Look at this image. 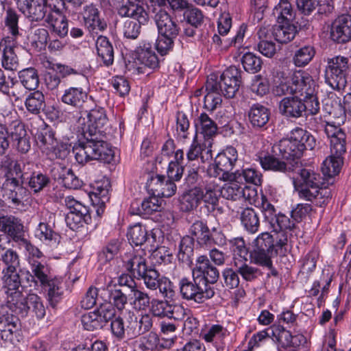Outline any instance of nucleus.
<instances>
[{
  "label": "nucleus",
  "instance_id": "f257e3e1",
  "mask_svg": "<svg viewBox=\"0 0 351 351\" xmlns=\"http://www.w3.org/2000/svg\"><path fill=\"white\" fill-rule=\"evenodd\" d=\"M84 139L73 147L76 161L84 165L90 160H99L105 163L111 162L114 152L104 141L99 140V134L82 132Z\"/></svg>",
  "mask_w": 351,
  "mask_h": 351
},
{
  "label": "nucleus",
  "instance_id": "f03ea898",
  "mask_svg": "<svg viewBox=\"0 0 351 351\" xmlns=\"http://www.w3.org/2000/svg\"><path fill=\"white\" fill-rule=\"evenodd\" d=\"M299 176L295 186L300 198L314 202L318 206L327 204L330 192L323 188L324 183L321 175L311 169H302Z\"/></svg>",
  "mask_w": 351,
  "mask_h": 351
},
{
  "label": "nucleus",
  "instance_id": "7ed1b4c3",
  "mask_svg": "<svg viewBox=\"0 0 351 351\" xmlns=\"http://www.w3.org/2000/svg\"><path fill=\"white\" fill-rule=\"evenodd\" d=\"M287 243L286 232L271 234L265 232L259 234L252 241L251 257L256 264L271 265V258L278 254V248Z\"/></svg>",
  "mask_w": 351,
  "mask_h": 351
},
{
  "label": "nucleus",
  "instance_id": "20e7f679",
  "mask_svg": "<svg viewBox=\"0 0 351 351\" xmlns=\"http://www.w3.org/2000/svg\"><path fill=\"white\" fill-rule=\"evenodd\" d=\"M204 191L186 189L180 197V209L190 212L196 209L202 202L215 208L219 203L220 185L217 180L208 177L204 182Z\"/></svg>",
  "mask_w": 351,
  "mask_h": 351
},
{
  "label": "nucleus",
  "instance_id": "39448f33",
  "mask_svg": "<svg viewBox=\"0 0 351 351\" xmlns=\"http://www.w3.org/2000/svg\"><path fill=\"white\" fill-rule=\"evenodd\" d=\"M316 144L315 138L309 132L296 127L291 131L289 138L281 140L274 150L278 149L282 158L294 160L300 158L304 150L313 149Z\"/></svg>",
  "mask_w": 351,
  "mask_h": 351
},
{
  "label": "nucleus",
  "instance_id": "423d86ee",
  "mask_svg": "<svg viewBox=\"0 0 351 351\" xmlns=\"http://www.w3.org/2000/svg\"><path fill=\"white\" fill-rule=\"evenodd\" d=\"M317 87H314L312 95L304 94L284 97L279 103L280 113L287 118L298 119L306 112L312 115L319 111V102L317 97Z\"/></svg>",
  "mask_w": 351,
  "mask_h": 351
},
{
  "label": "nucleus",
  "instance_id": "0eeeda50",
  "mask_svg": "<svg viewBox=\"0 0 351 351\" xmlns=\"http://www.w3.org/2000/svg\"><path fill=\"white\" fill-rule=\"evenodd\" d=\"M314 87H317V84L312 76L304 71L299 70L294 71L289 78L278 82L273 87L272 92L278 97L287 95H312Z\"/></svg>",
  "mask_w": 351,
  "mask_h": 351
},
{
  "label": "nucleus",
  "instance_id": "6e6552de",
  "mask_svg": "<svg viewBox=\"0 0 351 351\" xmlns=\"http://www.w3.org/2000/svg\"><path fill=\"white\" fill-rule=\"evenodd\" d=\"M16 165H19L17 160H12L10 158L3 162L6 171L1 187L3 196L14 206L20 205L24 198V194L26 193L24 184H22L21 181V173L14 170Z\"/></svg>",
  "mask_w": 351,
  "mask_h": 351
},
{
  "label": "nucleus",
  "instance_id": "1a4fd4ad",
  "mask_svg": "<svg viewBox=\"0 0 351 351\" xmlns=\"http://www.w3.org/2000/svg\"><path fill=\"white\" fill-rule=\"evenodd\" d=\"M350 67L349 59L346 57L337 56L328 59L324 74L326 83L334 90H343Z\"/></svg>",
  "mask_w": 351,
  "mask_h": 351
},
{
  "label": "nucleus",
  "instance_id": "9d476101",
  "mask_svg": "<svg viewBox=\"0 0 351 351\" xmlns=\"http://www.w3.org/2000/svg\"><path fill=\"white\" fill-rule=\"evenodd\" d=\"M17 162L19 165L16 166L14 170L21 173L22 184L27 186L34 193H38L49 186V177L40 171H36L34 162L24 158L17 160Z\"/></svg>",
  "mask_w": 351,
  "mask_h": 351
},
{
  "label": "nucleus",
  "instance_id": "9b49d317",
  "mask_svg": "<svg viewBox=\"0 0 351 351\" xmlns=\"http://www.w3.org/2000/svg\"><path fill=\"white\" fill-rule=\"evenodd\" d=\"M63 204L69 210L65 221L68 227L73 230L83 227L91 221L88 206L78 201L72 195L64 197Z\"/></svg>",
  "mask_w": 351,
  "mask_h": 351
},
{
  "label": "nucleus",
  "instance_id": "f8f14e48",
  "mask_svg": "<svg viewBox=\"0 0 351 351\" xmlns=\"http://www.w3.org/2000/svg\"><path fill=\"white\" fill-rule=\"evenodd\" d=\"M238 160V152L233 146H227L215 158L213 171L210 170V177L219 180H230L234 175L230 171Z\"/></svg>",
  "mask_w": 351,
  "mask_h": 351
},
{
  "label": "nucleus",
  "instance_id": "ddd939ff",
  "mask_svg": "<svg viewBox=\"0 0 351 351\" xmlns=\"http://www.w3.org/2000/svg\"><path fill=\"white\" fill-rule=\"evenodd\" d=\"M178 287L181 298L186 301L202 304L214 296L210 289H206L197 278L193 276L192 279L182 277L179 280Z\"/></svg>",
  "mask_w": 351,
  "mask_h": 351
},
{
  "label": "nucleus",
  "instance_id": "4468645a",
  "mask_svg": "<svg viewBox=\"0 0 351 351\" xmlns=\"http://www.w3.org/2000/svg\"><path fill=\"white\" fill-rule=\"evenodd\" d=\"M192 276L197 278L206 289H210L211 293L215 295V285L219 278V271L213 265L206 255L197 257L192 269Z\"/></svg>",
  "mask_w": 351,
  "mask_h": 351
},
{
  "label": "nucleus",
  "instance_id": "2eb2a0df",
  "mask_svg": "<svg viewBox=\"0 0 351 351\" xmlns=\"http://www.w3.org/2000/svg\"><path fill=\"white\" fill-rule=\"evenodd\" d=\"M38 138L42 145L45 147L47 154L51 160L65 159L71 152V143L69 139L58 141L52 130L42 132Z\"/></svg>",
  "mask_w": 351,
  "mask_h": 351
},
{
  "label": "nucleus",
  "instance_id": "dca6fc26",
  "mask_svg": "<svg viewBox=\"0 0 351 351\" xmlns=\"http://www.w3.org/2000/svg\"><path fill=\"white\" fill-rule=\"evenodd\" d=\"M110 328L112 335L118 340H130L138 336L136 317L130 311L128 315L121 313L112 319Z\"/></svg>",
  "mask_w": 351,
  "mask_h": 351
},
{
  "label": "nucleus",
  "instance_id": "f3484780",
  "mask_svg": "<svg viewBox=\"0 0 351 351\" xmlns=\"http://www.w3.org/2000/svg\"><path fill=\"white\" fill-rule=\"evenodd\" d=\"M2 290L5 295V304L1 306L0 308L5 307V311H11L25 295L23 293L20 274L17 272L4 273Z\"/></svg>",
  "mask_w": 351,
  "mask_h": 351
},
{
  "label": "nucleus",
  "instance_id": "a211bd4d",
  "mask_svg": "<svg viewBox=\"0 0 351 351\" xmlns=\"http://www.w3.org/2000/svg\"><path fill=\"white\" fill-rule=\"evenodd\" d=\"M11 311L22 317L30 313L41 319L45 316L46 308L42 298L36 293H31L24 295L23 299L18 302Z\"/></svg>",
  "mask_w": 351,
  "mask_h": 351
},
{
  "label": "nucleus",
  "instance_id": "6ab92c4d",
  "mask_svg": "<svg viewBox=\"0 0 351 351\" xmlns=\"http://www.w3.org/2000/svg\"><path fill=\"white\" fill-rule=\"evenodd\" d=\"M314 118L313 121L315 125L316 130H324L327 137L330 139V152L336 154H344L346 151V134L339 126L330 123H325L321 118Z\"/></svg>",
  "mask_w": 351,
  "mask_h": 351
},
{
  "label": "nucleus",
  "instance_id": "aec40b11",
  "mask_svg": "<svg viewBox=\"0 0 351 351\" xmlns=\"http://www.w3.org/2000/svg\"><path fill=\"white\" fill-rule=\"evenodd\" d=\"M87 117V123L85 121V117L82 116L77 120V128L82 130V132L86 133H100V130L106 124L108 118L106 110L100 106H95L88 112L85 111Z\"/></svg>",
  "mask_w": 351,
  "mask_h": 351
},
{
  "label": "nucleus",
  "instance_id": "412c9836",
  "mask_svg": "<svg viewBox=\"0 0 351 351\" xmlns=\"http://www.w3.org/2000/svg\"><path fill=\"white\" fill-rule=\"evenodd\" d=\"M217 84L224 97L233 98L241 84V71L235 66H229L222 73Z\"/></svg>",
  "mask_w": 351,
  "mask_h": 351
},
{
  "label": "nucleus",
  "instance_id": "4be33fe9",
  "mask_svg": "<svg viewBox=\"0 0 351 351\" xmlns=\"http://www.w3.org/2000/svg\"><path fill=\"white\" fill-rule=\"evenodd\" d=\"M158 36L155 47L158 53L163 56L172 50L173 39L177 36L180 27L176 23H156Z\"/></svg>",
  "mask_w": 351,
  "mask_h": 351
},
{
  "label": "nucleus",
  "instance_id": "5701e85b",
  "mask_svg": "<svg viewBox=\"0 0 351 351\" xmlns=\"http://www.w3.org/2000/svg\"><path fill=\"white\" fill-rule=\"evenodd\" d=\"M20 330V321L17 316L0 308V339L7 343H13Z\"/></svg>",
  "mask_w": 351,
  "mask_h": 351
},
{
  "label": "nucleus",
  "instance_id": "b1692460",
  "mask_svg": "<svg viewBox=\"0 0 351 351\" xmlns=\"http://www.w3.org/2000/svg\"><path fill=\"white\" fill-rule=\"evenodd\" d=\"M212 143L209 140H204V142L197 139V135L195 136L191 144L186 152V165L189 167H195L196 162L199 165L204 163L206 159L204 155L212 158L211 156Z\"/></svg>",
  "mask_w": 351,
  "mask_h": 351
},
{
  "label": "nucleus",
  "instance_id": "393cba45",
  "mask_svg": "<svg viewBox=\"0 0 351 351\" xmlns=\"http://www.w3.org/2000/svg\"><path fill=\"white\" fill-rule=\"evenodd\" d=\"M276 145L272 147L274 155L265 151H260L256 154L255 160L260 163L265 171L285 173L289 168L284 160H288L282 158L278 149H276L275 152L274 148Z\"/></svg>",
  "mask_w": 351,
  "mask_h": 351
},
{
  "label": "nucleus",
  "instance_id": "a878e982",
  "mask_svg": "<svg viewBox=\"0 0 351 351\" xmlns=\"http://www.w3.org/2000/svg\"><path fill=\"white\" fill-rule=\"evenodd\" d=\"M23 229V224L18 217L13 215L0 217V232L17 245L25 238Z\"/></svg>",
  "mask_w": 351,
  "mask_h": 351
},
{
  "label": "nucleus",
  "instance_id": "bb28decb",
  "mask_svg": "<svg viewBox=\"0 0 351 351\" xmlns=\"http://www.w3.org/2000/svg\"><path fill=\"white\" fill-rule=\"evenodd\" d=\"M30 271L20 269V274L25 276L28 282L34 283L36 287H43L52 278L51 269L47 261L29 265Z\"/></svg>",
  "mask_w": 351,
  "mask_h": 351
},
{
  "label": "nucleus",
  "instance_id": "cd10ccee",
  "mask_svg": "<svg viewBox=\"0 0 351 351\" xmlns=\"http://www.w3.org/2000/svg\"><path fill=\"white\" fill-rule=\"evenodd\" d=\"M88 98V94L82 87L69 86L62 92L58 99L71 108L81 110Z\"/></svg>",
  "mask_w": 351,
  "mask_h": 351
},
{
  "label": "nucleus",
  "instance_id": "c85d7f7f",
  "mask_svg": "<svg viewBox=\"0 0 351 351\" xmlns=\"http://www.w3.org/2000/svg\"><path fill=\"white\" fill-rule=\"evenodd\" d=\"M50 0H17V5L30 22H38L44 16L45 6Z\"/></svg>",
  "mask_w": 351,
  "mask_h": 351
},
{
  "label": "nucleus",
  "instance_id": "c756f323",
  "mask_svg": "<svg viewBox=\"0 0 351 351\" xmlns=\"http://www.w3.org/2000/svg\"><path fill=\"white\" fill-rule=\"evenodd\" d=\"M141 1V0H108L112 7L118 9L119 15L130 17L138 21L141 19L145 20L147 15L144 9L136 4Z\"/></svg>",
  "mask_w": 351,
  "mask_h": 351
},
{
  "label": "nucleus",
  "instance_id": "7c9ffc66",
  "mask_svg": "<svg viewBox=\"0 0 351 351\" xmlns=\"http://www.w3.org/2000/svg\"><path fill=\"white\" fill-rule=\"evenodd\" d=\"M35 237L43 244L51 250L58 248L60 241V234L55 231L51 225L40 222L34 231Z\"/></svg>",
  "mask_w": 351,
  "mask_h": 351
},
{
  "label": "nucleus",
  "instance_id": "2f4dec72",
  "mask_svg": "<svg viewBox=\"0 0 351 351\" xmlns=\"http://www.w3.org/2000/svg\"><path fill=\"white\" fill-rule=\"evenodd\" d=\"M124 263L126 269L137 279L149 267L147 264L145 252L143 250L129 253Z\"/></svg>",
  "mask_w": 351,
  "mask_h": 351
},
{
  "label": "nucleus",
  "instance_id": "473e14b6",
  "mask_svg": "<svg viewBox=\"0 0 351 351\" xmlns=\"http://www.w3.org/2000/svg\"><path fill=\"white\" fill-rule=\"evenodd\" d=\"M41 288L47 292V301L52 308H55L62 300L64 283L62 278L52 277Z\"/></svg>",
  "mask_w": 351,
  "mask_h": 351
},
{
  "label": "nucleus",
  "instance_id": "72a5a7b5",
  "mask_svg": "<svg viewBox=\"0 0 351 351\" xmlns=\"http://www.w3.org/2000/svg\"><path fill=\"white\" fill-rule=\"evenodd\" d=\"M135 52L136 60L140 64L151 69L158 68L159 60L150 43L141 41L136 47Z\"/></svg>",
  "mask_w": 351,
  "mask_h": 351
},
{
  "label": "nucleus",
  "instance_id": "f704fd0d",
  "mask_svg": "<svg viewBox=\"0 0 351 351\" xmlns=\"http://www.w3.org/2000/svg\"><path fill=\"white\" fill-rule=\"evenodd\" d=\"M206 90L207 93L204 96V106L206 110L213 111L221 105L222 101V93L218 88L217 81L213 75L208 77L206 83Z\"/></svg>",
  "mask_w": 351,
  "mask_h": 351
},
{
  "label": "nucleus",
  "instance_id": "c9c22d12",
  "mask_svg": "<svg viewBox=\"0 0 351 351\" xmlns=\"http://www.w3.org/2000/svg\"><path fill=\"white\" fill-rule=\"evenodd\" d=\"M150 186L154 194L164 197L173 196L177 191L174 182L161 175H156L152 178Z\"/></svg>",
  "mask_w": 351,
  "mask_h": 351
},
{
  "label": "nucleus",
  "instance_id": "e433bc0d",
  "mask_svg": "<svg viewBox=\"0 0 351 351\" xmlns=\"http://www.w3.org/2000/svg\"><path fill=\"white\" fill-rule=\"evenodd\" d=\"M161 208L162 202L154 194V196L145 199L140 204L137 202H132L130 213L133 215L145 216L160 211Z\"/></svg>",
  "mask_w": 351,
  "mask_h": 351
},
{
  "label": "nucleus",
  "instance_id": "4c0bfd02",
  "mask_svg": "<svg viewBox=\"0 0 351 351\" xmlns=\"http://www.w3.org/2000/svg\"><path fill=\"white\" fill-rule=\"evenodd\" d=\"M270 110L259 104L252 106L248 111V119L254 128H263L269 122Z\"/></svg>",
  "mask_w": 351,
  "mask_h": 351
},
{
  "label": "nucleus",
  "instance_id": "58836bf2",
  "mask_svg": "<svg viewBox=\"0 0 351 351\" xmlns=\"http://www.w3.org/2000/svg\"><path fill=\"white\" fill-rule=\"evenodd\" d=\"M230 180H234L243 186H245V184L261 186L263 182V175L254 168L241 169L234 172Z\"/></svg>",
  "mask_w": 351,
  "mask_h": 351
},
{
  "label": "nucleus",
  "instance_id": "ea45409f",
  "mask_svg": "<svg viewBox=\"0 0 351 351\" xmlns=\"http://www.w3.org/2000/svg\"><path fill=\"white\" fill-rule=\"evenodd\" d=\"M128 238L131 244L136 246L142 245L145 243H149L150 245H152L156 240V237L153 234L149 237L145 227L139 223L130 227L128 231Z\"/></svg>",
  "mask_w": 351,
  "mask_h": 351
},
{
  "label": "nucleus",
  "instance_id": "a19ab883",
  "mask_svg": "<svg viewBox=\"0 0 351 351\" xmlns=\"http://www.w3.org/2000/svg\"><path fill=\"white\" fill-rule=\"evenodd\" d=\"M298 29L294 23H278L271 29V34L275 40L280 43H287L292 40Z\"/></svg>",
  "mask_w": 351,
  "mask_h": 351
},
{
  "label": "nucleus",
  "instance_id": "79ce46f5",
  "mask_svg": "<svg viewBox=\"0 0 351 351\" xmlns=\"http://www.w3.org/2000/svg\"><path fill=\"white\" fill-rule=\"evenodd\" d=\"M228 330L221 324H211L200 332V337L206 343L217 346L227 336Z\"/></svg>",
  "mask_w": 351,
  "mask_h": 351
},
{
  "label": "nucleus",
  "instance_id": "37998d69",
  "mask_svg": "<svg viewBox=\"0 0 351 351\" xmlns=\"http://www.w3.org/2000/svg\"><path fill=\"white\" fill-rule=\"evenodd\" d=\"M240 220L242 226L250 234H255L260 227V219L258 213L252 208H243L240 213Z\"/></svg>",
  "mask_w": 351,
  "mask_h": 351
},
{
  "label": "nucleus",
  "instance_id": "c03bdc74",
  "mask_svg": "<svg viewBox=\"0 0 351 351\" xmlns=\"http://www.w3.org/2000/svg\"><path fill=\"white\" fill-rule=\"evenodd\" d=\"M228 183L224 184L219 191V196L221 195L226 199L237 201L241 198L246 199L245 189H247L246 186L241 184L234 180H228Z\"/></svg>",
  "mask_w": 351,
  "mask_h": 351
},
{
  "label": "nucleus",
  "instance_id": "a18cd8bd",
  "mask_svg": "<svg viewBox=\"0 0 351 351\" xmlns=\"http://www.w3.org/2000/svg\"><path fill=\"white\" fill-rule=\"evenodd\" d=\"M233 266L237 269L239 275L241 276L243 280L252 282L257 279L261 275V271L256 267L252 266L247 263V259H238L235 258L233 262Z\"/></svg>",
  "mask_w": 351,
  "mask_h": 351
},
{
  "label": "nucleus",
  "instance_id": "49530a36",
  "mask_svg": "<svg viewBox=\"0 0 351 351\" xmlns=\"http://www.w3.org/2000/svg\"><path fill=\"white\" fill-rule=\"evenodd\" d=\"M196 129L200 132L204 138H213L217 134V125L216 123L206 113H201L195 121Z\"/></svg>",
  "mask_w": 351,
  "mask_h": 351
},
{
  "label": "nucleus",
  "instance_id": "de8ad7c7",
  "mask_svg": "<svg viewBox=\"0 0 351 351\" xmlns=\"http://www.w3.org/2000/svg\"><path fill=\"white\" fill-rule=\"evenodd\" d=\"M96 48L98 57L103 62L104 65L110 66L114 62L113 47L105 36H99L96 41Z\"/></svg>",
  "mask_w": 351,
  "mask_h": 351
},
{
  "label": "nucleus",
  "instance_id": "09e8293b",
  "mask_svg": "<svg viewBox=\"0 0 351 351\" xmlns=\"http://www.w3.org/2000/svg\"><path fill=\"white\" fill-rule=\"evenodd\" d=\"M25 106L27 110L31 114H39L46 106L45 97L43 92L34 90L30 93L25 99Z\"/></svg>",
  "mask_w": 351,
  "mask_h": 351
},
{
  "label": "nucleus",
  "instance_id": "8fccbe9b",
  "mask_svg": "<svg viewBox=\"0 0 351 351\" xmlns=\"http://www.w3.org/2000/svg\"><path fill=\"white\" fill-rule=\"evenodd\" d=\"M315 53V49L313 45H302L295 50L292 61L297 67H304L313 60Z\"/></svg>",
  "mask_w": 351,
  "mask_h": 351
},
{
  "label": "nucleus",
  "instance_id": "3c124183",
  "mask_svg": "<svg viewBox=\"0 0 351 351\" xmlns=\"http://www.w3.org/2000/svg\"><path fill=\"white\" fill-rule=\"evenodd\" d=\"M109 304L122 311L128 303V297L117 285L108 284L106 287Z\"/></svg>",
  "mask_w": 351,
  "mask_h": 351
},
{
  "label": "nucleus",
  "instance_id": "603ef678",
  "mask_svg": "<svg viewBox=\"0 0 351 351\" xmlns=\"http://www.w3.org/2000/svg\"><path fill=\"white\" fill-rule=\"evenodd\" d=\"M343 154L331 152V155L323 161L322 171L324 176L333 177L339 173L343 164Z\"/></svg>",
  "mask_w": 351,
  "mask_h": 351
},
{
  "label": "nucleus",
  "instance_id": "864d4df0",
  "mask_svg": "<svg viewBox=\"0 0 351 351\" xmlns=\"http://www.w3.org/2000/svg\"><path fill=\"white\" fill-rule=\"evenodd\" d=\"M260 41L257 45L258 51L267 58L273 57L276 53L275 43L268 40V30L265 27H261L257 33Z\"/></svg>",
  "mask_w": 351,
  "mask_h": 351
},
{
  "label": "nucleus",
  "instance_id": "5fc2aeb1",
  "mask_svg": "<svg viewBox=\"0 0 351 351\" xmlns=\"http://www.w3.org/2000/svg\"><path fill=\"white\" fill-rule=\"evenodd\" d=\"M0 261L5 265L3 273H15L20 265L18 253L12 248H6L0 253Z\"/></svg>",
  "mask_w": 351,
  "mask_h": 351
},
{
  "label": "nucleus",
  "instance_id": "6e6d98bb",
  "mask_svg": "<svg viewBox=\"0 0 351 351\" xmlns=\"http://www.w3.org/2000/svg\"><path fill=\"white\" fill-rule=\"evenodd\" d=\"M209 231L206 223L202 220L195 221L189 229L193 241L195 239L200 245H205L209 241Z\"/></svg>",
  "mask_w": 351,
  "mask_h": 351
},
{
  "label": "nucleus",
  "instance_id": "4d7b16f0",
  "mask_svg": "<svg viewBox=\"0 0 351 351\" xmlns=\"http://www.w3.org/2000/svg\"><path fill=\"white\" fill-rule=\"evenodd\" d=\"M272 16L277 22H292L295 16L289 0H280L273 10Z\"/></svg>",
  "mask_w": 351,
  "mask_h": 351
},
{
  "label": "nucleus",
  "instance_id": "13d9d810",
  "mask_svg": "<svg viewBox=\"0 0 351 351\" xmlns=\"http://www.w3.org/2000/svg\"><path fill=\"white\" fill-rule=\"evenodd\" d=\"M121 242L119 239L110 240L98 252V261L101 264H106L112 261L120 252Z\"/></svg>",
  "mask_w": 351,
  "mask_h": 351
},
{
  "label": "nucleus",
  "instance_id": "bf43d9fd",
  "mask_svg": "<svg viewBox=\"0 0 351 351\" xmlns=\"http://www.w3.org/2000/svg\"><path fill=\"white\" fill-rule=\"evenodd\" d=\"M20 248H24L26 252L27 261L29 265L45 261V256L40 250L24 238L19 244Z\"/></svg>",
  "mask_w": 351,
  "mask_h": 351
},
{
  "label": "nucleus",
  "instance_id": "052dcab7",
  "mask_svg": "<svg viewBox=\"0 0 351 351\" xmlns=\"http://www.w3.org/2000/svg\"><path fill=\"white\" fill-rule=\"evenodd\" d=\"M21 84L27 90H35L39 84V78L36 69L29 67L19 72Z\"/></svg>",
  "mask_w": 351,
  "mask_h": 351
},
{
  "label": "nucleus",
  "instance_id": "680f3d73",
  "mask_svg": "<svg viewBox=\"0 0 351 351\" xmlns=\"http://www.w3.org/2000/svg\"><path fill=\"white\" fill-rule=\"evenodd\" d=\"M199 166L193 167L188 170L184 178V186L186 189H198L204 191V184L206 180L199 173Z\"/></svg>",
  "mask_w": 351,
  "mask_h": 351
},
{
  "label": "nucleus",
  "instance_id": "e2e57ef3",
  "mask_svg": "<svg viewBox=\"0 0 351 351\" xmlns=\"http://www.w3.org/2000/svg\"><path fill=\"white\" fill-rule=\"evenodd\" d=\"M130 295V303L133 308L138 311L145 310L149 306L150 296L149 294L141 289H132Z\"/></svg>",
  "mask_w": 351,
  "mask_h": 351
},
{
  "label": "nucleus",
  "instance_id": "0e129e2a",
  "mask_svg": "<svg viewBox=\"0 0 351 351\" xmlns=\"http://www.w3.org/2000/svg\"><path fill=\"white\" fill-rule=\"evenodd\" d=\"M158 346V339L154 335L149 334L141 337L132 343L134 351H154Z\"/></svg>",
  "mask_w": 351,
  "mask_h": 351
},
{
  "label": "nucleus",
  "instance_id": "69168bd1",
  "mask_svg": "<svg viewBox=\"0 0 351 351\" xmlns=\"http://www.w3.org/2000/svg\"><path fill=\"white\" fill-rule=\"evenodd\" d=\"M162 276L160 273L154 267L149 266L144 274H142L138 280H142L145 287L152 291L158 289V282Z\"/></svg>",
  "mask_w": 351,
  "mask_h": 351
},
{
  "label": "nucleus",
  "instance_id": "338daca9",
  "mask_svg": "<svg viewBox=\"0 0 351 351\" xmlns=\"http://www.w3.org/2000/svg\"><path fill=\"white\" fill-rule=\"evenodd\" d=\"M333 40L343 43L351 38V23H338L336 27L332 26L330 32Z\"/></svg>",
  "mask_w": 351,
  "mask_h": 351
},
{
  "label": "nucleus",
  "instance_id": "774afa93",
  "mask_svg": "<svg viewBox=\"0 0 351 351\" xmlns=\"http://www.w3.org/2000/svg\"><path fill=\"white\" fill-rule=\"evenodd\" d=\"M190 122L187 115L183 112L176 114V128L175 136L180 140H185L189 137Z\"/></svg>",
  "mask_w": 351,
  "mask_h": 351
}]
</instances>
